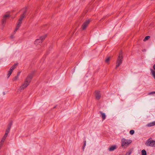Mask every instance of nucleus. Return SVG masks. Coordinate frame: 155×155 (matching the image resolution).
<instances>
[{
    "label": "nucleus",
    "instance_id": "13",
    "mask_svg": "<svg viewBox=\"0 0 155 155\" xmlns=\"http://www.w3.org/2000/svg\"><path fill=\"white\" fill-rule=\"evenodd\" d=\"M155 125V123L154 121L148 123L147 125V126L148 127H151Z\"/></svg>",
    "mask_w": 155,
    "mask_h": 155
},
{
    "label": "nucleus",
    "instance_id": "23",
    "mask_svg": "<svg viewBox=\"0 0 155 155\" xmlns=\"http://www.w3.org/2000/svg\"><path fill=\"white\" fill-rule=\"evenodd\" d=\"M5 139L4 138H3V137H2V140H1V142H0V144H1V145H2V143H3V142H4V141H5Z\"/></svg>",
    "mask_w": 155,
    "mask_h": 155
},
{
    "label": "nucleus",
    "instance_id": "33",
    "mask_svg": "<svg viewBox=\"0 0 155 155\" xmlns=\"http://www.w3.org/2000/svg\"><path fill=\"white\" fill-rule=\"evenodd\" d=\"M3 95H5V92H3Z\"/></svg>",
    "mask_w": 155,
    "mask_h": 155
},
{
    "label": "nucleus",
    "instance_id": "1",
    "mask_svg": "<svg viewBox=\"0 0 155 155\" xmlns=\"http://www.w3.org/2000/svg\"><path fill=\"white\" fill-rule=\"evenodd\" d=\"M33 77V73L29 74L26 78L24 83L20 87V89L21 90H23L27 87L31 82Z\"/></svg>",
    "mask_w": 155,
    "mask_h": 155
},
{
    "label": "nucleus",
    "instance_id": "32",
    "mask_svg": "<svg viewBox=\"0 0 155 155\" xmlns=\"http://www.w3.org/2000/svg\"><path fill=\"white\" fill-rule=\"evenodd\" d=\"M10 38L12 39L14 38V36L13 35H11V36H10Z\"/></svg>",
    "mask_w": 155,
    "mask_h": 155
},
{
    "label": "nucleus",
    "instance_id": "28",
    "mask_svg": "<svg viewBox=\"0 0 155 155\" xmlns=\"http://www.w3.org/2000/svg\"><path fill=\"white\" fill-rule=\"evenodd\" d=\"M13 70H13V69L12 68V67H11V68H10V70H9V71H10V72H12V71H13Z\"/></svg>",
    "mask_w": 155,
    "mask_h": 155
},
{
    "label": "nucleus",
    "instance_id": "8",
    "mask_svg": "<svg viewBox=\"0 0 155 155\" xmlns=\"http://www.w3.org/2000/svg\"><path fill=\"white\" fill-rule=\"evenodd\" d=\"M27 12V10H25L23 12L22 14L21 15V17L18 20H19V21H22V20L24 19V18L25 17V15L26 14Z\"/></svg>",
    "mask_w": 155,
    "mask_h": 155
},
{
    "label": "nucleus",
    "instance_id": "15",
    "mask_svg": "<svg viewBox=\"0 0 155 155\" xmlns=\"http://www.w3.org/2000/svg\"><path fill=\"white\" fill-rule=\"evenodd\" d=\"M12 125V122L11 121L9 124H8V127H7V129H10L11 126Z\"/></svg>",
    "mask_w": 155,
    "mask_h": 155
},
{
    "label": "nucleus",
    "instance_id": "35",
    "mask_svg": "<svg viewBox=\"0 0 155 155\" xmlns=\"http://www.w3.org/2000/svg\"><path fill=\"white\" fill-rule=\"evenodd\" d=\"M52 48V47H51V49Z\"/></svg>",
    "mask_w": 155,
    "mask_h": 155
},
{
    "label": "nucleus",
    "instance_id": "7",
    "mask_svg": "<svg viewBox=\"0 0 155 155\" xmlns=\"http://www.w3.org/2000/svg\"><path fill=\"white\" fill-rule=\"evenodd\" d=\"M9 17V15L8 14H6L5 15L3 16V19L2 20V24L3 26H4L5 24V23L6 21L7 18Z\"/></svg>",
    "mask_w": 155,
    "mask_h": 155
},
{
    "label": "nucleus",
    "instance_id": "30",
    "mask_svg": "<svg viewBox=\"0 0 155 155\" xmlns=\"http://www.w3.org/2000/svg\"><path fill=\"white\" fill-rule=\"evenodd\" d=\"M20 72H18V74L16 75H18V77L19 75H20Z\"/></svg>",
    "mask_w": 155,
    "mask_h": 155
},
{
    "label": "nucleus",
    "instance_id": "4",
    "mask_svg": "<svg viewBox=\"0 0 155 155\" xmlns=\"http://www.w3.org/2000/svg\"><path fill=\"white\" fill-rule=\"evenodd\" d=\"M132 142L131 140H127L125 138L121 140V146L124 148H125L130 143Z\"/></svg>",
    "mask_w": 155,
    "mask_h": 155
},
{
    "label": "nucleus",
    "instance_id": "21",
    "mask_svg": "<svg viewBox=\"0 0 155 155\" xmlns=\"http://www.w3.org/2000/svg\"><path fill=\"white\" fill-rule=\"evenodd\" d=\"M110 58V57H108L105 60V62L107 63H108L109 62Z\"/></svg>",
    "mask_w": 155,
    "mask_h": 155
},
{
    "label": "nucleus",
    "instance_id": "2",
    "mask_svg": "<svg viewBox=\"0 0 155 155\" xmlns=\"http://www.w3.org/2000/svg\"><path fill=\"white\" fill-rule=\"evenodd\" d=\"M123 53L122 51H120L119 55L116 61V69H117L119 66L123 62Z\"/></svg>",
    "mask_w": 155,
    "mask_h": 155
},
{
    "label": "nucleus",
    "instance_id": "14",
    "mask_svg": "<svg viewBox=\"0 0 155 155\" xmlns=\"http://www.w3.org/2000/svg\"><path fill=\"white\" fill-rule=\"evenodd\" d=\"M150 70L151 71L153 76L154 77V79H155V71H153L152 69H150Z\"/></svg>",
    "mask_w": 155,
    "mask_h": 155
},
{
    "label": "nucleus",
    "instance_id": "10",
    "mask_svg": "<svg viewBox=\"0 0 155 155\" xmlns=\"http://www.w3.org/2000/svg\"><path fill=\"white\" fill-rule=\"evenodd\" d=\"M22 21H19V20L18 21V23L17 25L16 28L15 29L14 31V33L16 32L17 31L18 29L20 27L21 24L22 23Z\"/></svg>",
    "mask_w": 155,
    "mask_h": 155
},
{
    "label": "nucleus",
    "instance_id": "27",
    "mask_svg": "<svg viewBox=\"0 0 155 155\" xmlns=\"http://www.w3.org/2000/svg\"><path fill=\"white\" fill-rule=\"evenodd\" d=\"M86 141H84V145H83V150H84V147H85V146H86Z\"/></svg>",
    "mask_w": 155,
    "mask_h": 155
},
{
    "label": "nucleus",
    "instance_id": "18",
    "mask_svg": "<svg viewBox=\"0 0 155 155\" xmlns=\"http://www.w3.org/2000/svg\"><path fill=\"white\" fill-rule=\"evenodd\" d=\"M18 75H16L13 78V81H16L18 79Z\"/></svg>",
    "mask_w": 155,
    "mask_h": 155
},
{
    "label": "nucleus",
    "instance_id": "26",
    "mask_svg": "<svg viewBox=\"0 0 155 155\" xmlns=\"http://www.w3.org/2000/svg\"><path fill=\"white\" fill-rule=\"evenodd\" d=\"M8 135V134H7V133H5V134L4 135V136L2 137L5 139L7 137Z\"/></svg>",
    "mask_w": 155,
    "mask_h": 155
},
{
    "label": "nucleus",
    "instance_id": "20",
    "mask_svg": "<svg viewBox=\"0 0 155 155\" xmlns=\"http://www.w3.org/2000/svg\"><path fill=\"white\" fill-rule=\"evenodd\" d=\"M17 64H15L11 67L14 70L15 69V68H16V67L17 66Z\"/></svg>",
    "mask_w": 155,
    "mask_h": 155
},
{
    "label": "nucleus",
    "instance_id": "9",
    "mask_svg": "<svg viewBox=\"0 0 155 155\" xmlns=\"http://www.w3.org/2000/svg\"><path fill=\"white\" fill-rule=\"evenodd\" d=\"M95 97L96 99L99 100L101 97L100 91H96L95 92Z\"/></svg>",
    "mask_w": 155,
    "mask_h": 155
},
{
    "label": "nucleus",
    "instance_id": "24",
    "mask_svg": "<svg viewBox=\"0 0 155 155\" xmlns=\"http://www.w3.org/2000/svg\"><path fill=\"white\" fill-rule=\"evenodd\" d=\"M12 72L10 71H9L8 72V73L7 74V78H8L10 76V75H11V74H12Z\"/></svg>",
    "mask_w": 155,
    "mask_h": 155
},
{
    "label": "nucleus",
    "instance_id": "11",
    "mask_svg": "<svg viewBox=\"0 0 155 155\" xmlns=\"http://www.w3.org/2000/svg\"><path fill=\"white\" fill-rule=\"evenodd\" d=\"M99 114L101 115V117L103 120H104L106 117V116L105 114L103 112L101 111L99 112Z\"/></svg>",
    "mask_w": 155,
    "mask_h": 155
},
{
    "label": "nucleus",
    "instance_id": "34",
    "mask_svg": "<svg viewBox=\"0 0 155 155\" xmlns=\"http://www.w3.org/2000/svg\"><path fill=\"white\" fill-rule=\"evenodd\" d=\"M56 107V106H54V107L53 108H55Z\"/></svg>",
    "mask_w": 155,
    "mask_h": 155
},
{
    "label": "nucleus",
    "instance_id": "16",
    "mask_svg": "<svg viewBox=\"0 0 155 155\" xmlns=\"http://www.w3.org/2000/svg\"><path fill=\"white\" fill-rule=\"evenodd\" d=\"M142 155H147V152L145 150H143L141 151Z\"/></svg>",
    "mask_w": 155,
    "mask_h": 155
},
{
    "label": "nucleus",
    "instance_id": "31",
    "mask_svg": "<svg viewBox=\"0 0 155 155\" xmlns=\"http://www.w3.org/2000/svg\"><path fill=\"white\" fill-rule=\"evenodd\" d=\"M153 68L155 70V64H154L153 66Z\"/></svg>",
    "mask_w": 155,
    "mask_h": 155
},
{
    "label": "nucleus",
    "instance_id": "6",
    "mask_svg": "<svg viewBox=\"0 0 155 155\" xmlns=\"http://www.w3.org/2000/svg\"><path fill=\"white\" fill-rule=\"evenodd\" d=\"M90 20L88 19L86 20L83 23L81 26V28L82 30H84L86 28L88 24L90 23Z\"/></svg>",
    "mask_w": 155,
    "mask_h": 155
},
{
    "label": "nucleus",
    "instance_id": "25",
    "mask_svg": "<svg viewBox=\"0 0 155 155\" xmlns=\"http://www.w3.org/2000/svg\"><path fill=\"white\" fill-rule=\"evenodd\" d=\"M10 129H7L6 130L5 133H7V134H8V133H9L10 131Z\"/></svg>",
    "mask_w": 155,
    "mask_h": 155
},
{
    "label": "nucleus",
    "instance_id": "29",
    "mask_svg": "<svg viewBox=\"0 0 155 155\" xmlns=\"http://www.w3.org/2000/svg\"><path fill=\"white\" fill-rule=\"evenodd\" d=\"M155 94V91H152L149 93V94Z\"/></svg>",
    "mask_w": 155,
    "mask_h": 155
},
{
    "label": "nucleus",
    "instance_id": "3",
    "mask_svg": "<svg viewBox=\"0 0 155 155\" xmlns=\"http://www.w3.org/2000/svg\"><path fill=\"white\" fill-rule=\"evenodd\" d=\"M145 144L147 146L155 147V140L150 138L146 141Z\"/></svg>",
    "mask_w": 155,
    "mask_h": 155
},
{
    "label": "nucleus",
    "instance_id": "17",
    "mask_svg": "<svg viewBox=\"0 0 155 155\" xmlns=\"http://www.w3.org/2000/svg\"><path fill=\"white\" fill-rule=\"evenodd\" d=\"M150 38V36H147L145 37V38L143 39V41H146Z\"/></svg>",
    "mask_w": 155,
    "mask_h": 155
},
{
    "label": "nucleus",
    "instance_id": "19",
    "mask_svg": "<svg viewBox=\"0 0 155 155\" xmlns=\"http://www.w3.org/2000/svg\"><path fill=\"white\" fill-rule=\"evenodd\" d=\"M132 151L130 150H129L128 152H127L126 154L125 155H130V154H131V152H132Z\"/></svg>",
    "mask_w": 155,
    "mask_h": 155
},
{
    "label": "nucleus",
    "instance_id": "22",
    "mask_svg": "<svg viewBox=\"0 0 155 155\" xmlns=\"http://www.w3.org/2000/svg\"><path fill=\"white\" fill-rule=\"evenodd\" d=\"M134 133V130H131L130 131V133L131 135L133 134Z\"/></svg>",
    "mask_w": 155,
    "mask_h": 155
},
{
    "label": "nucleus",
    "instance_id": "5",
    "mask_svg": "<svg viewBox=\"0 0 155 155\" xmlns=\"http://www.w3.org/2000/svg\"><path fill=\"white\" fill-rule=\"evenodd\" d=\"M46 35H44L41 36L39 39H37L35 41V44H38L40 42H41L46 37Z\"/></svg>",
    "mask_w": 155,
    "mask_h": 155
},
{
    "label": "nucleus",
    "instance_id": "12",
    "mask_svg": "<svg viewBox=\"0 0 155 155\" xmlns=\"http://www.w3.org/2000/svg\"><path fill=\"white\" fill-rule=\"evenodd\" d=\"M117 148V147L116 145H113L110 147L109 149L108 150L109 151H113Z\"/></svg>",
    "mask_w": 155,
    "mask_h": 155
}]
</instances>
